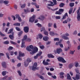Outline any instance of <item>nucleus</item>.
<instances>
[{
	"label": "nucleus",
	"mask_w": 80,
	"mask_h": 80,
	"mask_svg": "<svg viewBox=\"0 0 80 80\" xmlns=\"http://www.w3.org/2000/svg\"><path fill=\"white\" fill-rule=\"evenodd\" d=\"M29 48L32 50V51L30 52L31 55H33L34 53H37V52H38V49L37 47H33L32 45H30L29 46Z\"/></svg>",
	"instance_id": "f257e3e1"
},
{
	"label": "nucleus",
	"mask_w": 80,
	"mask_h": 80,
	"mask_svg": "<svg viewBox=\"0 0 80 80\" xmlns=\"http://www.w3.org/2000/svg\"><path fill=\"white\" fill-rule=\"evenodd\" d=\"M27 36L25 35L24 36L22 40L21 45L22 48H23V47L25 48L26 47V46H25V40H27Z\"/></svg>",
	"instance_id": "f03ea898"
},
{
	"label": "nucleus",
	"mask_w": 80,
	"mask_h": 80,
	"mask_svg": "<svg viewBox=\"0 0 80 80\" xmlns=\"http://www.w3.org/2000/svg\"><path fill=\"white\" fill-rule=\"evenodd\" d=\"M37 67V63L35 62L34 64V65L32 66V70H33V71H35L36 70H39V68Z\"/></svg>",
	"instance_id": "7ed1b4c3"
},
{
	"label": "nucleus",
	"mask_w": 80,
	"mask_h": 80,
	"mask_svg": "<svg viewBox=\"0 0 80 80\" xmlns=\"http://www.w3.org/2000/svg\"><path fill=\"white\" fill-rule=\"evenodd\" d=\"M21 57H24V53L22 52L21 51L19 52V56L17 58L19 60L21 61L22 59L21 58Z\"/></svg>",
	"instance_id": "20e7f679"
},
{
	"label": "nucleus",
	"mask_w": 80,
	"mask_h": 80,
	"mask_svg": "<svg viewBox=\"0 0 80 80\" xmlns=\"http://www.w3.org/2000/svg\"><path fill=\"white\" fill-rule=\"evenodd\" d=\"M58 61L59 62H62V63H66L67 61H65V59L63 58L62 57H59L58 58Z\"/></svg>",
	"instance_id": "39448f33"
},
{
	"label": "nucleus",
	"mask_w": 80,
	"mask_h": 80,
	"mask_svg": "<svg viewBox=\"0 0 80 80\" xmlns=\"http://www.w3.org/2000/svg\"><path fill=\"white\" fill-rule=\"evenodd\" d=\"M27 62H24V65L25 67H27L28 65V63H30V62H31L32 61L31 60V59L30 58H28L27 59Z\"/></svg>",
	"instance_id": "423d86ee"
},
{
	"label": "nucleus",
	"mask_w": 80,
	"mask_h": 80,
	"mask_svg": "<svg viewBox=\"0 0 80 80\" xmlns=\"http://www.w3.org/2000/svg\"><path fill=\"white\" fill-rule=\"evenodd\" d=\"M80 73H78L76 75L75 77H73L72 78H73L74 80H79V79H80Z\"/></svg>",
	"instance_id": "0eeeda50"
},
{
	"label": "nucleus",
	"mask_w": 80,
	"mask_h": 80,
	"mask_svg": "<svg viewBox=\"0 0 80 80\" xmlns=\"http://www.w3.org/2000/svg\"><path fill=\"white\" fill-rule=\"evenodd\" d=\"M42 54V52H40L38 54H37L34 57V58L35 60L37 59L38 57H40L41 55Z\"/></svg>",
	"instance_id": "6e6552de"
},
{
	"label": "nucleus",
	"mask_w": 80,
	"mask_h": 80,
	"mask_svg": "<svg viewBox=\"0 0 80 80\" xmlns=\"http://www.w3.org/2000/svg\"><path fill=\"white\" fill-rule=\"evenodd\" d=\"M35 15H33L32 16V17L30 18L29 19V22H31V23H33L34 21H35Z\"/></svg>",
	"instance_id": "1a4fd4ad"
},
{
	"label": "nucleus",
	"mask_w": 80,
	"mask_h": 80,
	"mask_svg": "<svg viewBox=\"0 0 80 80\" xmlns=\"http://www.w3.org/2000/svg\"><path fill=\"white\" fill-rule=\"evenodd\" d=\"M23 30L25 33H28L29 32V28L27 26L24 27Z\"/></svg>",
	"instance_id": "9d476101"
},
{
	"label": "nucleus",
	"mask_w": 80,
	"mask_h": 80,
	"mask_svg": "<svg viewBox=\"0 0 80 80\" xmlns=\"http://www.w3.org/2000/svg\"><path fill=\"white\" fill-rule=\"evenodd\" d=\"M11 34L12 35H9V37L11 40H13V39H14V32H12Z\"/></svg>",
	"instance_id": "9b49d317"
},
{
	"label": "nucleus",
	"mask_w": 80,
	"mask_h": 80,
	"mask_svg": "<svg viewBox=\"0 0 80 80\" xmlns=\"http://www.w3.org/2000/svg\"><path fill=\"white\" fill-rule=\"evenodd\" d=\"M79 10H78L77 11V18L78 21H79L80 20V13L79 12Z\"/></svg>",
	"instance_id": "f8f14e48"
},
{
	"label": "nucleus",
	"mask_w": 80,
	"mask_h": 80,
	"mask_svg": "<svg viewBox=\"0 0 80 80\" xmlns=\"http://www.w3.org/2000/svg\"><path fill=\"white\" fill-rule=\"evenodd\" d=\"M62 52V49L60 48H58L57 49V52L58 54H60L61 52Z\"/></svg>",
	"instance_id": "ddd939ff"
},
{
	"label": "nucleus",
	"mask_w": 80,
	"mask_h": 80,
	"mask_svg": "<svg viewBox=\"0 0 80 80\" xmlns=\"http://www.w3.org/2000/svg\"><path fill=\"white\" fill-rule=\"evenodd\" d=\"M66 17H68V13H66L62 16V19L63 20L65 19Z\"/></svg>",
	"instance_id": "4468645a"
},
{
	"label": "nucleus",
	"mask_w": 80,
	"mask_h": 80,
	"mask_svg": "<svg viewBox=\"0 0 80 80\" xmlns=\"http://www.w3.org/2000/svg\"><path fill=\"white\" fill-rule=\"evenodd\" d=\"M2 65L4 68H7V64L5 62H2Z\"/></svg>",
	"instance_id": "2eb2a0df"
},
{
	"label": "nucleus",
	"mask_w": 80,
	"mask_h": 80,
	"mask_svg": "<svg viewBox=\"0 0 80 80\" xmlns=\"http://www.w3.org/2000/svg\"><path fill=\"white\" fill-rule=\"evenodd\" d=\"M43 63L44 65H48L49 63L48 62H45V60L43 61Z\"/></svg>",
	"instance_id": "dca6fc26"
},
{
	"label": "nucleus",
	"mask_w": 80,
	"mask_h": 80,
	"mask_svg": "<svg viewBox=\"0 0 80 80\" xmlns=\"http://www.w3.org/2000/svg\"><path fill=\"white\" fill-rule=\"evenodd\" d=\"M67 79L69 80H71L72 79L71 78V77H70V74H67Z\"/></svg>",
	"instance_id": "f3484780"
},
{
	"label": "nucleus",
	"mask_w": 80,
	"mask_h": 80,
	"mask_svg": "<svg viewBox=\"0 0 80 80\" xmlns=\"http://www.w3.org/2000/svg\"><path fill=\"white\" fill-rule=\"evenodd\" d=\"M37 76H38V77H39L40 78H41V79L42 80H44V77H43V76H41L38 74H37Z\"/></svg>",
	"instance_id": "a211bd4d"
},
{
	"label": "nucleus",
	"mask_w": 80,
	"mask_h": 80,
	"mask_svg": "<svg viewBox=\"0 0 80 80\" xmlns=\"http://www.w3.org/2000/svg\"><path fill=\"white\" fill-rule=\"evenodd\" d=\"M48 37H47V36H45L44 37H43V40H44V41H47L48 40Z\"/></svg>",
	"instance_id": "6ab92c4d"
},
{
	"label": "nucleus",
	"mask_w": 80,
	"mask_h": 80,
	"mask_svg": "<svg viewBox=\"0 0 80 80\" xmlns=\"http://www.w3.org/2000/svg\"><path fill=\"white\" fill-rule=\"evenodd\" d=\"M48 58H54V56H53V55H52L51 54H48Z\"/></svg>",
	"instance_id": "aec40b11"
},
{
	"label": "nucleus",
	"mask_w": 80,
	"mask_h": 80,
	"mask_svg": "<svg viewBox=\"0 0 80 80\" xmlns=\"http://www.w3.org/2000/svg\"><path fill=\"white\" fill-rule=\"evenodd\" d=\"M73 67V63H71L69 65L68 67L70 69H71V68H72Z\"/></svg>",
	"instance_id": "412c9836"
},
{
	"label": "nucleus",
	"mask_w": 80,
	"mask_h": 80,
	"mask_svg": "<svg viewBox=\"0 0 80 80\" xmlns=\"http://www.w3.org/2000/svg\"><path fill=\"white\" fill-rule=\"evenodd\" d=\"M38 36L39 38L40 39H42L43 38V35L41 33L38 34Z\"/></svg>",
	"instance_id": "4be33fe9"
},
{
	"label": "nucleus",
	"mask_w": 80,
	"mask_h": 80,
	"mask_svg": "<svg viewBox=\"0 0 80 80\" xmlns=\"http://www.w3.org/2000/svg\"><path fill=\"white\" fill-rule=\"evenodd\" d=\"M24 12L25 13H27L28 12H30V11L28 10V9H24Z\"/></svg>",
	"instance_id": "5701e85b"
},
{
	"label": "nucleus",
	"mask_w": 80,
	"mask_h": 80,
	"mask_svg": "<svg viewBox=\"0 0 80 80\" xmlns=\"http://www.w3.org/2000/svg\"><path fill=\"white\" fill-rule=\"evenodd\" d=\"M49 34L51 36H54L55 35V33L53 32L50 31L49 32Z\"/></svg>",
	"instance_id": "b1692460"
},
{
	"label": "nucleus",
	"mask_w": 80,
	"mask_h": 80,
	"mask_svg": "<svg viewBox=\"0 0 80 80\" xmlns=\"http://www.w3.org/2000/svg\"><path fill=\"white\" fill-rule=\"evenodd\" d=\"M65 5V4L63 3H61L59 5V7L61 8L63 7Z\"/></svg>",
	"instance_id": "393cba45"
},
{
	"label": "nucleus",
	"mask_w": 80,
	"mask_h": 80,
	"mask_svg": "<svg viewBox=\"0 0 80 80\" xmlns=\"http://www.w3.org/2000/svg\"><path fill=\"white\" fill-rule=\"evenodd\" d=\"M13 28L10 29L9 30V32H8V34H10L11 33H12V32H13Z\"/></svg>",
	"instance_id": "a878e982"
},
{
	"label": "nucleus",
	"mask_w": 80,
	"mask_h": 80,
	"mask_svg": "<svg viewBox=\"0 0 80 80\" xmlns=\"http://www.w3.org/2000/svg\"><path fill=\"white\" fill-rule=\"evenodd\" d=\"M55 13L56 15H61L62 14V12H61L59 11H57Z\"/></svg>",
	"instance_id": "bb28decb"
},
{
	"label": "nucleus",
	"mask_w": 80,
	"mask_h": 80,
	"mask_svg": "<svg viewBox=\"0 0 80 80\" xmlns=\"http://www.w3.org/2000/svg\"><path fill=\"white\" fill-rule=\"evenodd\" d=\"M14 26H20V23H15L13 24Z\"/></svg>",
	"instance_id": "cd10ccee"
},
{
	"label": "nucleus",
	"mask_w": 80,
	"mask_h": 80,
	"mask_svg": "<svg viewBox=\"0 0 80 80\" xmlns=\"http://www.w3.org/2000/svg\"><path fill=\"white\" fill-rule=\"evenodd\" d=\"M16 30H17V31H18V32H20V31H21V29L19 28L18 27H15Z\"/></svg>",
	"instance_id": "c85d7f7f"
},
{
	"label": "nucleus",
	"mask_w": 80,
	"mask_h": 80,
	"mask_svg": "<svg viewBox=\"0 0 80 80\" xmlns=\"http://www.w3.org/2000/svg\"><path fill=\"white\" fill-rule=\"evenodd\" d=\"M6 56L7 57V58L9 60L10 59V56H9V53L8 52H7L6 53Z\"/></svg>",
	"instance_id": "c756f323"
},
{
	"label": "nucleus",
	"mask_w": 80,
	"mask_h": 80,
	"mask_svg": "<svg viewBox=\"0 0 80 80\" xmlns=\"http://www.w3.org/2000/svg\"><path fill=\"white\" fill-rule=\"evenodd\" d=\"M72 10H73V8H71L69 11V14H71L72 13Z\"/></svg>",
	"instance_id": "7c9ffc66"
},
{
	"label": "nucleus",
	"mask_w": 80,
	"mask_h": 80,
	"mask_svg": "<svg viewBox=\"0 0 80 80\" xmlns=\"http://www.w3.org/2000/svg\"><path fill=\"white\" fill-rule=\"evenodd\" d=\"M52 1L54 3L53 4V6H54V5H57V1L56 0H52Z\"/></svg>",
	"instance_id": "2f4dec72"
},
{
	"label": "nucleus",
	"mask_w": 80,
	"mask_h": 80,
	"mask_svg": "<svg viewBox=\"0 0 80 80\" xmlns=\"http://www.w3.org/2000/svg\"><path fill=\"white\" fill-rule=\"evenodd\" d=\"M62 38H64V39L65 40H69V38H68L65 36H62Z\"/></svg>",
	"instance_id": "473e14b6"
},
{
	"label": "nucleus",
	"mask_w": 80,
	"mask_h": 80,
	"mask_svg": "<svg viewBox=\"0 0 80 80\" xmlns=\"http://www.w3.org/2000/svg\"><path fill=\"white\" fill-rule=\"evenodd\" d=\"M44 33L45 35H48V32L46 31H44Z\"/></svg>",
	"instance_id": "72a5a7b5"
},
{
	"label": "nucleus",
	"mask_w": 80,
	"mask_h": 80,
	"mask_svg": "<svg viewBox=\"0 0 80 80\" xmlns=\"http://www.w3.org/2000/svg\"><path fill=\"white\" fill-rule=\"evenodd\" d=\"M4 44H5L6 45H8V44H9V41H6L3 42Z\"/></svg>",
	"instance_id": "f704fd0d"
},
{
	"label": "nucleus",
	"mask_w": 80,
	"mask_h": 80,
	"mask_svg": "<svg viewBox=\"0 0 80 80\" xmlns=\"http://www.w3.org/2000/svg\"><path fill=\"white\" fill-rule=\"evenodd\" d=\"M59 12H60L61 13H63V11H64V9H63L62 8H61L59 10Z\"/></svg>",
	"instance_id": "c9c22d12"
},
{
	"label": "nucleus",
	"mask_w": 80,
	"mask_h": 80,
	"mask_svg": "<svg viewBox=\"0 0 80 80\" xmlns=\"http://www.w3.org/2000/svg\"><path fill=\"white\" fill-rule=\"evenodd\" d=\"M26 50H28V52H30V51H32V50H31V49H30V48H29V46L27 47L26 48Z\"/></svg>",
	"instance_id": "e433bc0d"
},
{
	"label": "nucleus",
	"mask_w": 80,
	"mask_h": 80,
	"mask_svg": "<svg viewBox=\"0 0 80 80\" xmlns=\"http://www.w3.org/2000/svg\"><path fill=\"white\" fill-rule=\"evenodd\" d=\"M10 42L11 44L13 45H17V43L15 42H13V41H10Z\"/></svg>",
	"instance_id": "4c0bfd02"
},
{
	"label": "nucleus",
	"mask_w": 80,
	"mask_h": 80,
	"mask_svg": "<svg viewBox=\"0 0 80 80\" xmlns=\"http://www.w3.org/2000/svg\"><path fill=\"white\" fill-rule=\"evenodd\" d=\"M26 6V4H25V3H24L21 5V7L22 8H24Z\"/></svg>",
	"instance_id": "58836bf2"
},
{
	"label": "nucleus",
	"mask_w": 80,
	"mask_h": 80,
	"mask_svg": "<svg viewBox=\"0 0 80 80\" xmlns=\"http://www.w3.org/2000/svg\"><path fill=\"white\" fill-rule=\"evenodd\" d=\"M69 6L71 7H72L74 6V3H71L69 4Z\"/></svg>",
	"instance_id": "ea45409f"
},
{
	"label": "nucleus",
	"mask_w": 80,
	"mask_h": 80,
	"mask_svg": "<svg viewBox=\"0 0 80 80\" xmlns=\"http://www.w3.org/2000/svg\"><path fill=\"white\" fill-rule=\"evenodd\" d=\"M23 33V31H21L18 34V36L19 37H20L21 35Z\"/></svg>",
	"instance_id": "a19ab883"
},
{
	"label": "nucleus",
	"mask_w": 80,
	"mask_h": 80,
	"mask_svg": "<svg viewBox=\"0 0 80 80\" xmlns=\"http://www.w3.org/2000/svg\"><path fill=\"white\" fill-rule=\"evenodd\" d=\"M75 67H78L79 64L78 62H75Z\"/></svg>",
	"instance_id": "79ce46f5"
},
{
	"label": "nucleus",
	"mask_w": 80,
	"mask_h": 80,
	"mask_svg": "<svg viewBox=\"0 0 80 80\" xmlns=\"http://www.w3.org/2000/svg\"><path fill=\"white\" fill-rule=\"evenodd\" d=\"M6 71H4L2 72V75L3 76H5L6 75Z\"/></svg>",
	"instance_id": "37998d69"
},
{
	"label": "nucleus",
	"mask_w": 80,
	"mask_h": 80,
	"mask_svg": "<svg viewBox=\"0 0 80 80\" xmlns=\"http://www.w3.org/2000/svg\"><path fill=\"white\" fill-rule=\"evenodd\" d=\"M12 49H13V48L11 46H10L9 48H8V50H12Z\"/></svg>",
	"instance_id": "c03bdc74"
},
{
	"label": "nucleus",
	"mask_w": 80,
	"mask_h": 80,
	"mask_svg": "<svg viewBox=\"0 0 80 80\" xmlns=\"http://www.w3.org/2000/svg\"><path fill=\"white\" fill-rule=\"evenodd\" d=\"M52 23H49L48 25V27H52Z\"/></svg>",
	"instance_id": "a18cd8bd"
},
{
	"label": "nucleus",
	"mask_w": 80,
	"mask_h": 80,
	"mask_svg": "<svg viewBox=\"0 0 80 80\" xmlns=\"http://www.w3.org/2000/svg\"><path fill=\"white\" fill-rule=\"evenodd\" d=\"M41 32H43L45 31V27H42L41 29H40Z\"/></svg>",
	"instance_id": "49530a36"
},
{
	"label": "nucleus",
	"mask_w": 80,
	"mask_h": 80,
	"mask_svg": "<svg viewBox=\"0 0 80 80\" xmlns=\"http://www.w3.org/2000/svg\"><path fill=\"white\" fill-rule=\"evenodd\" d=\"M37 25L38 27H39L40 28L41 27H42V25L41 24H40L38 23L37 24Z\"/></svg>",
	"instance_id": "de8ad7c7"
},
{
	"label": "nucleus",
	"mask_w": 80,
	"mask_h": 80,
	"mask_svg": "<svg viewBox=\"0 0 80 80\" xmlns=\"http://www.w3.org/2000/svg\"><path fill=\"white\" fill-rule=\"evenodd\" d=\"M56 19H57V20H58V19H60V16H56L55 17Z\"/></svg>",
	"instance_id": "09e8293b"
},
{
	"label": "nucleus",
	"mask_w": 80,
	"mask_h": 80,
	"mask_svg": "<svg viewBox=\"0 0 80 80\" xmlns=\"http://www.w3.org/2000/svg\"><path fill=\"white\" fill-rule=\"evenodd\" d=\"M0 35H1L2 37H5V35L3 34L0 31Z\"/></svg>",
	"instance_id": "8fccbe9b"
},
{
	"label": "nucleus",
	"mask_w": 80,
	"mask_h": 80,
	"mask_svg": "<svg viewBox=\"0 0 80 80\" xmlns=\"http://www.w3.org/2000/svg\"><path fill=\"white\" fill-rule=\"evenodd\" d=\"M8 1H4V3H5V4H8Z\"/></svg>",
	"instance_id": "3c124183"
},
{
	"label": "nucleus",
	"mask_w": 80,
	"mask_h": 80,
	"mask_svg": "<svg viewBox=\"0 0 80 80\" xmlns=\"http://www.w3.org/2000/svg\"><path fill=\"white\" fill-rule=\"evenodd\" d=\"M18 72L19 76H22V73H21V72H20V71H18Z\"/></svg>",
	"instance_id": "603ef678"
},
{
	"label": "nucleus",
	"mask_w": 80,
	"mask_h": 80,
	"mask_svg": "<svg viewBox=\"0 0 80 80\" xmlns=\"http://www.w3.org/2000/svg\"><path fill=\"white\" fill-rule=\"evenodd\" d=\"M16 18H18L20 17V15L18 14H17L15 15Z\"/></svg>",
	"instance_id": "864d4df0"
},
{
	"label": "nucleus",
	"mask_w": 80,
	"mask_h": 80,
	"mask_svg": "<svg viewBox=\"0 0 80 80\" xmlns=\"http://www.w3.org/2000/svg\"><path fill=\"white\" fill-rule=\"evenodd\" d=\"M75 70L76 73H77V74H78V73H79V71L78 70V69H75Z\"/></svg>",
	"instance_id": "5fc2aeb1"
},
{
	"label": "nucleus",
	"mask_w": 80,
	"mask_h": 80,
	"mask_svg": "<svg viewBox=\"0 0 80 80\" xmlns=\"http://www.w3.org/2000/svg\"><path fill=\"white\" fill-rule=\"evenodd\" d=\"M66 20L67 21V22H70V21L71 20V19H70V18H67V19H66Z\"/></svg>",
	"instance_id": "6e6d98bb"
},
{
	"label": "nucleus",
	"mask_w": 80,
	"mask_h": 80,
	"mask_svg": "<svg viewBox=\"0 0 80 80\" xmlns=\"http://www.w3.org/2000/svg\"><path fill=\"white\" fill-rule=\"evenodd\" d=\"M39 47L40 48H41V49H43V48H45L44 46H43V45H42V46H40Z\"/></svg>",
	"instance_id": "4d7b16f0"
},
{
	"label": "nucleus",
	"mask_w": 80,
	"mask_h": 80,
	"mask_svg": "<svg viewBox=\"0 0 80 80\" xmlns=\"http://www.w3.org/2000/svg\"><path fill=\"white\" fill-rule=\"evenodd\" d=\"M53 27L55 28H57V24H56V23H54Z\"/></svg>",
	"instance_id": "13d9d810"
},
{
	"label": "nucleus",
	"mask_w": 80,
	"mask_h": 80,
	"mask_svg": "<svg viewBox=\"0 0 80 80\" xmlns=\"http://www.w3.org/2000/svg\"><path fill=\"white\" fill-rule=\"evenodd\" d=\"M60 42H56V45H60Z\"/></svg>",
	"instance_id": "bf43d9fd"
},
{
	"label": "nucleus",
	"mask_w": 80,
	"mask_h": 80,
	"mask_svg": "<svg viewBox=\"0 0 80 80\" xmlns=\"http://www.w3.org/2000/svg\"><path fill=\"white\" fill-rule=\"evenodd\" d=\"M54 40V41H59V38H55Z\"/></svg>",
	"instance_id": "052dcab7"
},
{
	"label": "nucleus",
	"mask_w": 80,
	"mask_h": 80,
	"mask_svg": "<svg viewBox=\"0 0 80 80\" xmlns=\"http://www.w3.org/2000/svg\"><path fill=\"white\" fill-rule=\"evenodd\" d=\"M51 9V10H52V11H55L56 10H58V8H56L55 9Z\"/></svg>",
	"instance_id": "680f3d73"
},
{
	"label": "nucleus",
	"mask_w": 80,
	"mask_h": 80,
	"mask_svg": "<svg viewBox=\"0 0 80 80\" xmlns=\"http://www.w3.org/2000/svg\"><path fill=\"white\" fill-rule=\"evenodd\" d=\"M11 17H12V18H13V20H15V16H13V15H12L11 16Z\"/></svg>",
	"instance_id": "e2e57ef3"
},
{
	"label": "nucleus",
	"mask_w": 80,
	"mask_h": 80,
	"mask_svg": "<svg viewBox=\"0 0 80 80\" xmlns=\"http://www.w3.org/2000/svg\"><path fill=\"white\" fill-rule=\"evenodd\" d=\"M67 21L66 20H65L64 21L62 22L63 23H67Z\"/></svg>",
	"instance_id": "0e129e2a"
},
{
	"label": "nucleus",
	"mask_w": 80,
	"mask_h": 80,
	"mask_svg": "<svg viewBox=\"0 0 80 80\" xmlns=\"http://www.w3.org/2000/svg\"><path fill=\"white\" fill-rule=\"evenodd\" d=\"M21 66V63H19L17 64V67H20Z\"/></svg>",
	"instance_id": "69168bd1"
},
{
	"label": "nucleus",
	"mask_w": 80,
	"mask_h": 80,
	"mask_svg": "<svg viewBox=\"0 0 80 80\" xmlns=\"http://www.w3.org/2000/svg\"><path fill=\"white\" fill-rule=\"evenodd\" d=\"M18 18V21L19 22H22V19H21V18L20 17H19Z\"/></svg>",
	"instance_id": "338daca9"
},
{
	"label": "nucleus",
	"mask_w": 80,
	"mask_h": 80,
	"mask_svg": "<svg viewBox=\"0 0 80 80\" xmlns=\"http://www.w3.org/2000/svg\"><path fill=\"white\" fill-rule=\"evenodd\" d=\"M50 71H53L54 70V68H50Z\"/></svg>",
	"instance_id": "774afa93"
}]
</instances>
